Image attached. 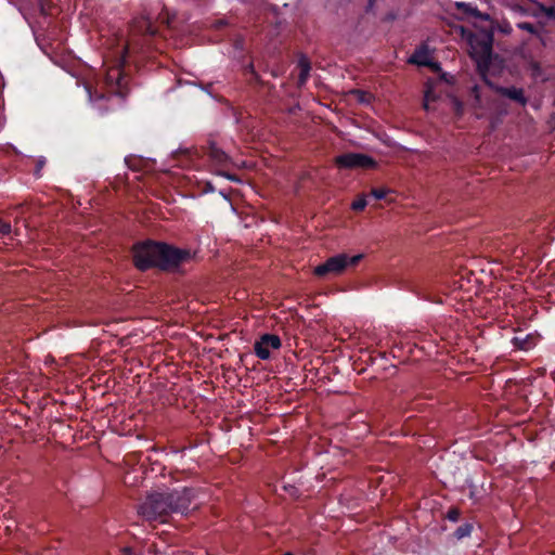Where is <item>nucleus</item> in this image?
I'll use <instances>...</instances> for the list:
<instances>
[{
    "mask_svg": "<svg viewBox=\"0 0 555 555\" xmlns=\"http://www.w3.org/2000/svg\"><path fill=\"white\" fill-rule=\"evenodd\" d=\"M335 165L338 168L354 169V168H371L375 166V160L361 153H346L335 157Z\"/></svg>",
    "mask_w": 555,
    "mask_h": 555,
    "instance_id": "nucleus-6",
    "label": "nucleus"
},
{
    "mask_svg": "<svg viewBox=\"0 0 555 555\" xmlns=\"http://www.w3.org/2000/svg\"><path fill=\"white\" fill-rule=\"evenodd\" d=\"M0 233L3 235L11 233V224L10 222L0 220Z\"/></svg>",
    "mask_w": 555,
    "mask_h": 555,
    "instance_id": "nucleus-16",
    "label": "nucleus"
},
{
    "mask_svg": "<svg viewBox=\"0 0 555 555\" xmlns=\"http://www.w3.org/2000/svg\"><path fill=\"white\" fill-rule=\"evenodd\" d=\"M366 204L367 203H366L365 197H359L352 202L351 208L356 211H361L365 208Z\"/></svg>",
    "mask_w": 555,
    "mask_h": 555,
    "instance_id": "nucleus-13",
    "label": "nucleus"
},
{
    "mask_svg": "<svg viewBox=\"0 0 555 555\" xmlns=\"http://www.w3.org/2000/svg\"><path fill=\"white\" fill-rule=\"evenodd\" d=\"M122 553L125 555H131L132 554V548L131 547H124L122 548Z\"/></svg>",
    "mask_w": 555,
    "mask_h": 555,
    "instance_id": "nucleus-19",
    "label": "nucleus"
},
{
    "mask_svg": "<svg viewBox=\"0 0 555 555\" xmlns=\"http://www.w3.org/2000/svg\"><path fill=\"white\" fill-rule=\"evenodd\" d=\"M409 62L416 65L428 66L430 64V54L426 44H422L410 56Z\"/></svg>",
    "mask_w": 555,
    "mask_h": 555,
    "instance_id": "nucleus-9",
    "label": "nucleus"
},
{
    "mask_svg": "<svg viewBox=\"0 0 555 555\" xmlns=\"http://www.w3.org/2000/svg\"><path fill=\"white\" fill-rule=\"evenodd\" d=\"M470 532V527L468 525H465V526H461L456 529V537L457 538H463L465 535H468Z\"/></svg>",
    "mask_w": 555,
    "mask_h": 555,
    "instance_id": "nucleus-15",
    "label": "nucleus"
},
{
    "mask_svg": "<svg viewBox=\"0 0 555 555\" xmlns=\"http://www.w3.org/2000/svg\"><path fill=\"white\" fill-rule=\"evenodd\" d=\"M281 339L275 334H264L255 343L254 350L256 356L261 360L270 358V349L278 350L281 348Z\"/></svg>",
    "mask_w": 555,
    "mask_h": 555,
    "instance_id": "nucleus-7",
    "label": "nucleus"
},
{
    "mask_svg": "<svg viewBox=\"0 0 555 555\" xmlns=\"http://www.w3.org/2000/svg\"><path fill=\"white\" fill-rule=\"evenodd\" d=\"M194 500V492L183 488L166 493H152L139 506L138 513L149 521L166 522L173 513H186Z\"/></svg>",
    "mask_w": 555,
    "mask_h": 555,
    "instance_id": "nucleus-1",
    "label": "nucleus"
},
{
    "mask_svg": "<svg viewBox=\"0 0 555 555\" xmlns=\"http://www.w3.org/2000/svg\"><path fill=\"white\" fill-rule=\"evenodd\" d=\"M361 255H357L349 258L345 254L333 256L328 258L325 262L317 266L313 270V273L320 278H323L327 274H339L349 264H356L361 259Z\"/></svg>",
    "mask_w": 555,
    "mask_h": 555,
    "instance_id": "nucleus-5",
    "label": "nucleus"
},
{
    "mask_svg": "<svg viewBox=\"0 0 555 555\" xmlns=\"http://www.w3.org/2000/svg\"><path fill=\"white\" fill-rule=\"evenodd\" d=\"M189 259H191L190 250L166 243L147 241L133 247V263L141 271L153 267L170 270Z\"/></svg>",
    "mask_w": 555,
    "mask_h": 555,
    "instance_id": "nucleus-2",
    "label": "nucleus"
},
{
    "mask_svg": "<svg viewBox=\"0 0 555 555\" xmlns=\"http://www.w3.org/2000/svg\"><path fill=\"white\" fill-rule=\"evenodd\" d=\"M122 69L120 66H113L107 69L103 79L96 80L94 85L86 83L89 100L92 103L108 99L111 95H122Z\"/></svg>",
    "mask_w": 555,
    "mask_h": 555,
    "instance_id": "nucleus-3",
    "label": "nucleus"
},
{
    "mask_svg": "<svg viewBox=\"0 0 555 555\" xmlns=\"http://www.w3.org/2000/svg\"><path fill=\"white\" fill-rule=\"evenodd\" d=\"M388 192L389 191L387 189H384V188L372 189L371 190V195H373L376 199H383V198L386 197Z\"/></svg>",
    "mask_w": 555,
    "mask_h": 555,
    "instance_id": "nucleus-14",
    "label": "nucleus"
},
{
    "mask_svg": "<svg viewBox=\"0 0 555 555\" xmlns=\"http://www.w3.org/2000/svg\"><path fill=\"white\" fill-rule=\"evenodd\" d=\"M493 37L488 33L472 34L468 37L469 55L478 67H488L491 61Z\"/></svg>",
    "mask_w": 555,
    "mask_h": 555,
    "instance_id": "nucleus-4",
    "label": "nucleus"
},
{
    "mask_svg": "<svg viewBox=\"0 0 555 555\" xmlns=\"http://www.w3.org/2000/svg\"><path fill=\"white\" fill-rule=\"evenodd\" d=\"M448 519L452 520V521H456L460 517V512L459 509L456 508H451L449 512H448V515H447Z\"/></svg>",
    "mask_w": 555,
    "mask_h": 555,
    "instance_id": "nucleus-17",
    "label": "nucleus"
},
{
    "mask_svg": "<svg viewBox=\"0 0 555 555\" xmlns=\"http://www.w3.org/2000/svg\"><path fill=\"white\" fill-rule=\"evenodd\" d=\"M298 68L300 70L298 76V86L301 87L307 82L311 70V63L306 55H301L299 57Z\"/></svg>",
    "mask_w": 555,
    "mask_h": 555,
    "instance_id": "nucleus-12",
    "label": "nucleus"
},
{
    "mask_svg": "<svg viewBox=\"0 0 555 555\" xmlns=\"http://www.w3.org/2000/svg\"><path fill=\"white\" fill-rule=\"evenodd\" d=\"M283 555H294V554H293V553H291V552H287V553H285V554H283Z\"/></svg>",
    "mask_w": 555,
    "mask_h": 555,
    "instance_id": "nucleus-23",
    "label": "nucleus"
},
{
    "mask_svg": "<svg viewBox=\"0 0 555 555\" xmlns=\"http://www.w3.org/2000/svg\"><path fill=\"white\" fill-rule=\"evenodd\" d=\"M208 157L212 164L219 168H227L230 163V157L220 150L216 144H210L208 150Z\"/></svg>",
    "mask_w": 555,
    "mask_h": 555,
    "instance_id": "nucleus-8",
    "label": "nucleus"
},
{
    "mask_svg": "<svg viewBox=\"0 0 555 555\" xmlns=\"http://www.w3.org/2000/svg\"><path fill=\"white\" fill-rule=\"evenodd\" d=\"M44 165V160H38V164H37V173L40 171V169L43 167Z\"/></svg>",
    "mask_w": 555,
    "mask_h": 555,
    "instance_id": "nucleus-20",
    "label": "nucleus"
},
{
    "mask_svg": "<svg viewBox=\"0 0 555 555\" xmlns=\"http://www.w3.org/2000/svg\"><path fill=\"white\" fill-rule=\"evenodd\" d=\"M428 102H429V93L427 92L425 94V103H424V106H425L426 109L428 108Z\"/></svg>",
    "mask_w": 555,
    "mask_h": 555,
    "instance_id": "nucleus-21",
    "label": "nucleus"
},
{
    "mask_svg": "<svg viewBox=\"0 0 555 555\" xmlns=\"http://www.w3.org/2000/svg\"><path fill=\"white\" fill-rule=\"evenodd\" d=\"M218 172H219L220 175H222V176H225L228 179H231V180L233 179L230 175H225V173H223V172H221V171H218Z\"/></svg>",
    "mask_w": 555,
    "mask_h": 555,
    "instance_id": "nucleus-22",
    "label": "nucleus"
},
{
    "mask_svg": "<svg viewBox=\"0 0 555 555\" xmlns=\"http://www.w3.org/2000/svg\"><path fill=\"white\" fill-rule=\"evenodd\" d=\"M518 26L521 28V29H525L529 33H533L534 31V27L532 24L530 23H521V24H518Z\"/></svg>",
    "mask_w": 555,
    "mask_h": 555,
    "instance_id": "nucleus-18",
    "label": "nucleus"
},
{
    "mask_svg": "<svg viewBox=\"0 0 555 555\" xmlns=\"http://www.w3.org/2000/svg\"><path fill=\"white\" fill-rule=\"evenodd\" d=\"M537 341H538V336L532 335V334H528L524 337L515 336L512 339L514 347L519 350H524V351H528V350L532 349L537 345Z\"/></svg>",
    "mask_w": 555,
    "mask_h": 555,
    "instance_id": "nucleus-10",
    "label": "nucleus"
},
{
    "mask_svg": "<svg viewBox=\"0 0 555 555\" xmlns=\"http://www.w3.org/2000/svg\"><path fill=\"white\" fill-rule=\"evenodd\" d=\"M500 93L513 101L518 102L522 106L527 104V98L525 96L524 90L521 88H501Z\"/></svg>",
    "mask_w": 555,
    "mask_h": 555,
    "instance_id": "nucleus-11",
    "label": "nucleus"
}]
</instances>
